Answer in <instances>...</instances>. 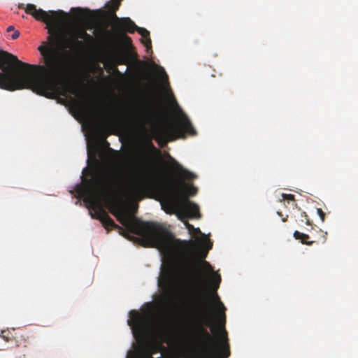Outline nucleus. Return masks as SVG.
<instances>
[{
    "instance_id": "f257e3e1",
    "label": "nucleus",
    "mask_w": 358,
    "mask_h": 358,
    "mask_svg": "<svg viewBox=\"0 0 358 358\" xmlns=\"http://www.w3.org/2000/svg\"><path fill=\"white\" fill-rule=\"evenodd\" d=\"M110 213L125 227L128 231L141 237L148 246L171 253L176 257L175 271L177 277L183 282H197L196 290L199 294V303L194 306L197 323L194 339L203 352L202 358H228L230 348L226 324V308L216 292L221 277L213 271L209 262L203 260L202 267L207 273H211L214 292L211 302L205 293L207 276L201 273V265L196 259L194 249L196 242L192 240L175 239L172 233L163 224L142 221L128 214L119 204L113 203Z\"/></svg>"
},
{
    "instance_id": "f03ea898",
    "label": "nucleus",
    "mask_w": 358,
    "mask_h": 358,
    "mask_svg": "<svg viewBox=\"0 0 358 358\" xmlns=\"http://www.w3.org/2000/svg\"><path fill=\"white\" fill-rule=\"evenodd\" d=\"M115 1L107 20L113 31L103 28L100 31L101 55L109 64L103 67H162L150 55L152 50L150 32L137 27L129 17H118L115 12L122 0Z\"/></svg>"
},
{
    "instance_id": "7ed1b4c3",
    "label": "nucleus",
    "mask_w": 358,
    "mask_h": 358,
    "mask_svg": "<svg viewBox=\"0 0 358 358\" xmlns=\"http://www.w3.org/2000/svg\"><path fill=\"white\" fill-rule=\"evenodd\" d=\"M19 8L24 9L26 13L33 16L36 20L46 24L48 33L47 41H43L38 48L43 64H31L24 62L17 56L3 50H0V67H101L94 66L66 65L68 59L67 48L72 51H80L85 48V43L80 40L79 28L72 30L67 38L60 30L59 26L65 16L62 10H48L37 9L34 4L26 6L21 3Z\"/></svg>"
},
{
    "instance_id": "20e7f679",
    "label": "nucleus",
    "mask_w": 358,
    "mask_h": 358,
    "mask_svg": "<svg viewBox=\"0 0 358 358\" xmlns=\"http://www.w3.org/2000/svg\"><path fill=\"white\" fill-rule=\"evenodd\" d=\"M0 88L15 91L30 89L49 99L68 94L78 95L77 83L70 70L103 73L117 72L119 69H0Z\"/></svg>"
},
{
    "instance_id": "39448f33",
    "label": "nucleus",
    "mask_w": 358,
    "mask_h": 358,
    "mask_svg": "<svg viewBox=\"0 0 358 358\" xmlns=\"http://www.w3.org/2000/svg\"><path fill=\"white\" fill-rule=\"evenodd\" d=\"M116 187L117 180L111 173H106L104 177L94 175L92 178L85 180L84 185L78 187L77 192L87 204L94 208H98L97 218L106 229L114 227L122 230L100 204L101 197L110 196Z\"/></svg>"
},
{
    "instance_id": "423d86ee",
    "label": "nucleus",
    "mask_w": 358,
    "mask_h": 358,
    "mask_svg": "<svg viewBox=\"0 0 358 358\" xmlns=\"http://www.w3.org/2000/svg\"><path fill=\"white\" fill-rule=\"evenodd\" d=\"M149 152L145 151L136 165L131 169L128 178L127 192L134 199H141L143 195L154 186H158L153 178L154 157H159L161 151L151 140L145 143Z\"/></svg>"
},
{
    "instance_id": "0eeeda50",
    "label": "nucleus",
    "mask_w": 358,
    "mask_h": 358,
    "mask_svg": "<svg viewBox=\"0 0 358 358\" xmlns=\"http://www.w3.org/2000/svg\"><path fill=\"white\" fill-rule=\"evenodd\" d=\"M162 206L166 213H177L180 220H183V217L199 219L201 216L199 206L187 197H182L180 188L173 184L169 191L163 192Z\"/></svg>"
},
{
    "instance_id": "6e6552de",
    "label": "nucleus",
    "mask_w": 358,
    "mask_h": 358,
    "mask_svg": "<svg viewBox=\"0 0 358 358\" xmlns=\"http://www.w3.org/2000/svg\"><path fill=\"white\" fill-rule=\"evenodd\" d=\"M180 115L177 124L171 127H158L155 128L154 133L155 139L160 143H166L169 141L175 140L177 137H185V134L194 136L196 131L192 124L189 119L180 108Z\"/></svg>"
},
{
    "instance_id": "1a4fd4ad",
    "label": "nucleus",
    "mask_w": 358,
    "mask_h": 358,
    "mask_svg": "<svg viewBox=\"0 0 358 358\" xmlns=\"http://www.w3.org/2000/svg\"><path fill=\"white\" fill-rule=\"evenodd\" d=\"M154 69H126L127 72L129 70H153ZM158 70V103H174L177 105V101L170 88L168 82V76L166 74L165 69H155Z\"/></svg>"
},
{
    "instance_id": "9d476101",
    "label": "nucleus",
    "mask_w": 358,
    "mask_h": 358,
    "mask_svg": "<svg viewBox=\"0 0 358 358\" xmlns=\"http://www.w3.org/2000/svg\"><path fill=\"white\" fill-rule=\"evenodd\" d=\"M115 0H111L110 3L106 4L108 7V10L106 11L101 10L94 11L87 8H78V16L87 24H92L103 20L107 21L110 18L109 12L113 9L115 3Z\"/></svg>"
},
{
    "instance_id": "9b49d317",
    "label": "nucleus",
    "mask_w": 358,
    "mask_h": 358,
    "mask_svg": "<svg viewBox=\"0 0 358 358\" xmlns=\"http://www.w3.org/2000/svg\"><path fill=\"white\" fill-rule=\"evenodd\" d=\"M159 286L163 289L165 297L170 299L173 297L175 290V281L172 269L170 266L164 270L158 281Z\"/></svg>"
},
{
    "instance_id": "f8f14e48",
    "label": "nucleus",
    "mask_w": 358,
    "mask_h": 358,
    "mask_svg": "<svg viewBox=\"0 0 358 358\" xmlns=\"http://www.w3.org/2000/svg\"><path fill=\"white\" fill-rule=\"evenodd\" d=\"M15 340L19 348L16 352V358H25L29 353L28 345H29L27 334L24 332L15 333Z\"/></svg>"
},
{
    "instance_id": "ddd939ff",
    "label": "nucleus",
    "mask_w": 358,
    "mask_h": 358,
    "mask_svg": "<svg viewBox=\"0 0 358 358\" xmlns=\"http://www.w3.org/2000/svg\"><path fill=\"white\" fill-rule=\"evenodd\" d=\"M172 184L180 188V189L181 191V194H182V197H183V198L187 197V196L184 195L182 190V187H185L186 194H188L190 196L196 195L197 193V191H198L197 188L196 187H194L193 185H185L182 182H180L179 183H176L173 181H169L168 183V188L166 189H161L162 193L163 194L164 191H169L170 189L171 185Z\"/></svg>"
},
{
    "instance_id": "4468645a",
    "label": "nucleus",
    "mask_w": 358,
    "mask_h": 358,
    "mask_svg": "<svg viewBox=\"0 0 358 358\" xmlns=\"http://www.w3.org/2000/svg\"><path fill=\"white\" fill-rule=\"evenodd\" d=\"M173 166L174 171L182 179L192 180H194L196 178V176L189 171L187 169L183 168L180 164H178L176 161L173 159Z\"/></svg>"
},
{
    "instance_id": "2eb2a0df",
    "label": "nucleus",
    "mask_w": 358,
    "mask_h": 358,
    "mask_svg": "<svg viewBox=\"0 0 358 358\" xmlns=\"http://www.w3.org/2000/svg\"><path fill=\"white\" fill-rule=\"evenodd\" d=\"M129 317L130 320H128L129 325L139 329L143 326L145 317L140 313L136 310H131L129 312Z\"/></svg>"
},
{
    "instance_id": "dca6fc26",
    "label": "nucleus",
    "mask_w": 358,
    "mask_h": 358,
    "mask_svg": "<svg viewBox=\"0 0 358 358\" xmlns=\"http://www.w3.org/2000/svg\"><path fill=\"white\" fill-rule=\"evenodd\" d=\"M293 236L295 239L300 241L301 243L304 245H312L314 243L313 241H309L310 237L308 234L299 232V231H295Z\"/></svg>"
},
{
    "instance_id": "f3484780",
    "label": "nucleus",
    "mask_w": 358,
    "mask_h": 358,
    "mask_svg": "<svg viewBox=\"0 0 358 358\" xmlns=\"http://www.w3.org/2000/svg\"><path fill=\"white\" fill-rule=\"evenodd\" d=\"M79 32L80 36L78 37L85 43V46L91 44L94 41L93 36L87 33L85 29L79 28Z\"/></svg>"
},
{
    "instance_id": "a211bd4d",
    "label": "nucleus",
    "mask_w": 358,
    "mask_h": 358,
    "mask_svg": "<svg viewBox=\"0 0 358 358\" xmlns=\"http://www.w3.org/2000/svg\"><path fill=\"white\" fill-rule=\"evenodd\" d=\"M185 217H183V220H182L185 224L186 225V227L188 229L189 231H195L197 233H201V231L199 228L195 229L193 225L190 224L187 220H185Z\"/></svg>"
},
{
    "instance_id": "6ab92c4d",
    "label": "nucleus",
    "mask_w": 358,
    "mask_h": 358,
    "mask_svg": "<svg viewBox=\"0 0 358 358\" xmlns=\"http://www.w3.org/2000/svg\"><path fill=\"white\" fill-rule=\"evenodd\" d=\"M282 198L283 200L294 201V195L293 194H282Z\"/></svg>"
},
{
    "instance_id": "aec40b11",
    "label": "nucleus",
    "mask_w": 358,
    "mask_h": 358,
    "mask_svg": "<svg viewBox=\"0 0 358 358\" xmlns=\"http://www.w3.org/2000/svg\"><path fill=\"white\" fill-rule=\"evenodd\" d=\"M10 334H11V333L10 331H2V336L1 337L6 341H9L10 340Z\"/></svg>"
},
{
    "instance_id": "412c9836",
    "label": "nucleus",
    "mask_w": 358,
    "mask_h": 358,
    "mask_svg": "<svg viewBox=\"0 0 358 358\" xmlns=\"http://www.w3.org/2000/svg\"><path fill=\"white\" fill-rule=\"evenodd\" d=\"M301 215L302 217L305 219V223L307 225H312V222L309 220L308 216L306 212H302Z\"/></svg>"
},
{
    "instance_id": "4be33fe9",
    "label": "nucleus",
    "mask_w": 358,
    "mask_h": 358,
    "mask_svg": "<svg viewBox=\"0 0 358 358\" xmlns=\"http://www.w3.org/2000/svg\"><path fill=\"white\" fill-rule=\"evenodd\" d=\"M317 213L320 217V220L324 222L325 219V213L323 212V210L321 208H317Z\"/></svg>"
},
{
    "instance_id": "5701e85b",
    "label": "nucleus",
    "mask_w": 358,
    "mask_h": 358,
    "mask_svg": "<svg viewBox=\"0 0 358 358\" xmlns=\"http://www.w3.org/2000/svg\"><path fill=\"white\" fill-rule=\"evenodd\" d=\"M20 36V32L17 30H15L13 34L11 36V38L13 40L17 39Z\"/></svg>"
},
{
    "instance_id": "b1692460",
    "label": "nucleus",
    "mask_w": 358,
    "mask_h": 358,
    "mask_svg": "<svg viewBox=\"0 0 358 358\" xmlns=\"http://www.w3.org/2000/svg\"><path fill=\"white\" fill-rule=\"evenodd\" d=\"M212 248V243H209V246L208 247L206 251L202 255V258H205L207 253H208V250L211 249Z\"/></svg>"
},
{
    "instance_id": "393cba45",
    "label": "nucleus",
    "mask_w": 358,
    "mask_h": 358,
    "mask_svg": "<svg viewBox=\"0 0 358 358\" xmlns=\"http://www.w3.org/2000/svg\"><path fill=\"white\" fill-rule=\"evenodd\" d=\"M79 107H80V108H81V110H82L83 112H85V113H89V108H88V107H86V106H85V107H84V106H80Z\"/></svg>"
},
{
    "instance_id": "a878e982",
    "label": "nucleus",
    "mask_w": 358,
    "mask_h": 358,
    "mask_svg": "<svg viewBox=\"0 0 358 358\" xmlns=\"http://www.w3.org/2000/svg\"><path fill=\"white\" fill-rule=\"evenodd\" d=\"M15 31V27L13 26H9L8 28H7V31L8 32H10V31Z\"/></svg>"
},
{
    "instance_id": "bb28decb",
    "label": "nucleus",
    "mask_w": 358,
    "mask_h": 358,
    "mask_svg": "<svg viewBox=\"0 0 358 358\" xmlns=\"http://www.w3.org/2000/svg\"><path fill=\"white\" fill-rule=\"evenodd\" d=\"M287 217H288V216H286V217H283V218H282V222H286V221H287Z\"/></svg>"
},
{
    "instance_id": "cd10ccee",
    "label": "nucleus",
    "mask_w": 358,
    "mask_h": 358,
    "mask_svg": "<svg viewBox=\"0 0 358 358\" xmlns=\"http://www.w3.org/2000/svg\"><path fill=\"white\" fill-rule=\"evenodd\" d=\"M131 116H132V117H136V116H137V113H133Z\"/></svg>"
},
{
    "instance_id": "c85d7f7f",
    "label": "nucleus",
    "mask_w": 358,
    "mask_h": 358,
    "mask_svg": "<svg viewBox=\"0 0 358 358\" xmlns=\"http://www.w3.org/2000/svg\"><path fill=\"white\" fill-rule=\"evenodd\" d=\"M278 214L280 216H281V215H281V213H280V212H278Z\"/></svg>"
}]
</instances>
